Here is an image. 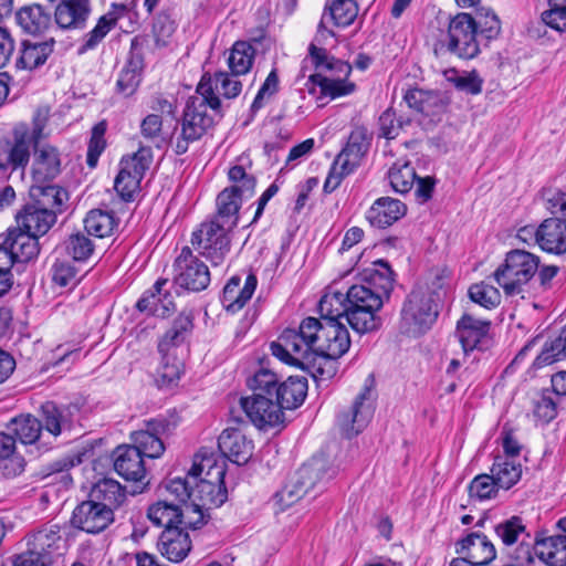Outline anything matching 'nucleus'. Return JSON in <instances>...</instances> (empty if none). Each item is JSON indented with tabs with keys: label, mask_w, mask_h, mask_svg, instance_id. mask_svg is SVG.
<instances>
[{
	"label": "nucleus",
	"mask_w": 566,
	"mask_h": 566,
	"mask_svg": "<svg viewBox=\"0 0 566 566\" xmlns=\"http://www.w3.org/2000/svg\"><path fill=\"white\" fill-rule=\"evenodd\" d=\"M285 349L306 353L318 350L329 357H342L350 347L349 332L344 323L333 318L319 321L315 317L304 318L298 328H287L279 336Z\"/></svg>",
	"instance_id": "f257e3e1"
},
{
	"label": "nucleus",
	"mask_w": 566,
	"mask_h": 566,
	"mask_svg": "<svg viewBox=\"0 0 566 566\" xmlns=\"http://www.w3.org/2000/svg\"><path fill=\"white\" fill-rule=\"evenodd\" d=\"M197 96L188 99L180 120V133L176 138L177 155L187 153L189 145L199 140L213 126V116L208 114V107L221 116V101L213 95L211 82L205 76L197 86Z\"/></svg>",
	"instance_id": "f03ea898"
},
{
	"label": "nucleus",
	"mask_w": 566,
	"mask_h": 566,
	"mask_svg": "<svg viewBox=\"0 0 566 566\" xmlns=\"http://www.w3.org/2000/svg\"><path fill=\"white\" fill-rule=\"evenodd\" d=\"M224 476L223 463L219 464L212 454L197 453L190 468V478L195 482L192 502L206 511L221 506L228 499Z\"/></svg>",
	"instance_id": "7ed1b4c3"
},
{
	"label": "nucleus",
	"mask_w": 566,
	"mask_h": 566,
	"mask_svg": "<svg viewBox=\"0 0 566 566\" xmlns=\"http://www.w3.org/2000/svg\"><path fill=\"white\" fill-rule=\"evenodd\" d=\"M308 53L316 69L331 72V75L312 74L306 83L310 93H313L315 86H318L321 95L334 99L349 95L355 91L356 85L348 81L352 73L349 63L331 56L326 49L319 48L315 43H311Z\"/></svg>",
	"instance_id": "20e7f679"
},
{
	"label": "nucleus",
	"mask_w": 566,
	"mask_h": 566,
	"mask_svg": "<svg viewBox=\"0 0 566 566\" xmlns=\"http://www.w3.org/2000/svg\"><path fill=\"white\" fill-rule=\"evenodd\" d=\"M538 265L539 256L536 254L522 249L511 250L493 272V279L506 296L526 298L531 295L532 281Z\"/></svg>",
	"instance_id": "39448f33"
},
{
	"label": "nucleus",
	"mask_w": 566,
	"mask_h": 566,
	"mask_svg": "<svg viewBox=\"0 0 566 566\" xmlns=\"http://www.w3.org/2000/svg\"><path fill=\"white\" fill-rule=\"evenodd\" d=\"M438 314L433 294L426 289L416 287L402 304L400 331L409 336H421L432 327Z\"/></svg>",
	"instance_id": "423d86ee"
},
{
	"label": "nucleus",
	"mask_w": 566,
	"mask_h": 566,
	"mask_svg": "<svg viewBox=\"0 0 566 566\" xmlns=\"http://www.w3.org/2000/svg\"><path fill=\"white\" fill-rule=\"evenodd\" d=\"M233 186L223 189L217 197V213L212 219L234 228L239 220V209L243 196H251L255 188V178L247 174L242 166H233L228 172Z\"/></svg>",
	"instance_id": "0eeeda50"
},
{
	"label": "nucleus",
	"mask_w": 566,
	"mask_h": 566,
	"mask_svg": "<svg viewBox=\"0 0 566 566\" xmlns=\"http://www.w3.org/2000/svg\"><path fill=\"white\" fill-rule=\"evenodd\" d=\"M369 146L370 139L366 128L357 127L350 133L346 146L335 158L324 182L323 189L326 193L336 190L342 180L360 165Z\"/></svg>",
	"instance_id": "6e6552de"
},
{
	"label": "nucleus",
	"mask_w": 566,
	"mask_h": 566,
	"mask_svg": "<svg viewBox=\"0 0 566 566\" xmlns=\"http://www.w3.org/2000/svg\"><path fill=\"white\" fill-rule=\"evenodd\" d=\"M271 353L281 361L306 370L316 381L329 380L337 373L339 357H329L315 349L297 354L292 349H285L282 340H276L271 344Z\"/></svg>",
	"instance_id": "1a4fd4ad"
},
{
	"label": "nucleus",
	"mask_w": 566,
	"mask_h": 566,
	"mask_svg": "<svg viewBox=\"0 0 566 566\" xmlns=\"http://www.w3.org/2000/svg\"><path fill=\"white\" fill-rule=\"evenodd\" d=\"M233 228L214 219L201 223L192 233L191 243L200 255L211 262L212 266L223 264L230 251L229 232Z\"/></svg>",
	"instance_id": "9d476101"
},
{
	"label": "nucleus",
	"mask_w": 566,
	"mask_h": 566,
	"mask_svg": "<svg viewBox=\"0 0 566 566\" xmlns=\"http://www.w3.org/2000/svg\"><path fill=\"white\" fill-rule=\"evenodd\" d=\"M178 424L179 417L176 413L147 420L144 428L130 434L134 443L132 447L138 449L144 457L159 458L165 451L164 438L171 434Z\"/></svg>",
	"instance_id": "9b49d317"
},
{
	"label": "nucleus",
	"mask_w": 566,
	"mask_h": 566,
	"mask_svg": "<svg viewBox=\"0 0 566 566\" xmlns=\"http://www.w3.org/2000/svg\"><path fill=\"white\" fill-rule=\"evenodd\" d=\"M474 18L469 13H458L450 19L447 38L442 40L447 50L463 60L475 57L480 53Z\"/></svg>",
	"instance_id": "f8f14e48"
},
{
	"label": "nucleus",
	"mask_w": 566,
	"mask_h": 566,
	"mask_svg": "<svg viewBox=\"0 0 566 566\" xmlns=\"http://www.w3.org/2000/svg\"><path fill=\"white\" fill-rule=\"evenodd\" d=\"M41 127L34 129L31 136L27 128L15 127L9 137L0 139V169L11 171L27 168L32 143L38 144Z\"/></svg>",
	"instance_id": "ddd939ff"
},
{
	"label": "nucleus",
	"mask_w": 566,
	"mask_h": 566,
	"mask_svg": "<svg viewBox=\"0 0 566 566\" xmlns=\"http://www.w3.org/2000/svg\"><path fill=\"white\" fill-rule=\"evenodd\" d=\"M174 266L176 271L175 282L185 290L200 292L210 284L211 277L208 266L198 256L193 255L188 247L181 249Z\"/></svg>",
	"instance_id": "4468645a"
},
{
	"label": "nucleus",
	"mask_w": 566,
	"mask_h": 566,
	"mask_svg": "<svg viewBox=\"0 0 566 566\" xmlns=\"http://www.w3.org/2000/svg\"><path fill=\"white\" fill-rule=\"evenodd\" d=\"M240 405L250 421L259 429L266 430L280 426L284 421V412L275 398L252 395L242 397Z\"/></svg>",
	"instance_id": "2eb2a0df"
},
{
	"label": "nucleus",
	"mask_w": 566,
	"mask_h": 566,
	"mask_svg": "<svg viewBox=\"0 0 566 566\" xmlns=\"http://www.w3.org/2000/svg\"><path fill=\"white\" fill-rule=\"evenodd\" d=\"M114 522V512L93 500L83 501L73 511L71 524L88 534H98Z\"/></svg>",
	"instance_id": "dca6fc26"
},
{
	"label": "nucleus",
	"mask_w": 566,
	"mask_h": 566,
	"mask_svg": "<svg viewBox=\"0 0 566 566\" xmlns=\"http://www.w3.org/2000/svg\"><path fill=\"white\" fill-rule=\"evenodd\" d=\"M370 396L371 390L365 388L364 391L356 397L352 408L347 412H343L338 416V426L346 438L350 439L357 436L373 418L374 402Z\"/></svg>",
	"instance_id": "f3484780"
},
{
	"label": "nucleus",
	"mask_w": 566,
	"mask_h": 566,
	"mask_svg": "<svg viewBox=\"0 0 566 566\" xmlns=\"http://www.w3.org/2000/svg\"><path fill=\"white\" fill-rule=\"evenodd\" d=\"M541 560L548 566H566V518H560L555 533L545 537H535L533 548Z\"/></svg>",
	"instance_id": "a211bd4d"
},
{
	"label": "nucleus",
	"mask_w": 566,
	"mask_h": 566,
	"mask_svg": "<svg viewBox=\"0 0 566 566\" xmlns=\"http://www.w3.org/2000/svg\"><path fill=\"white\" fill-rule=\"evenodd\" d=\"M62 172V158L59 149L52 145L35 144L31 165V176L35 185L51 182Z\"/></svg>",
	"instance_id": "6ab92c4d"
},
{
	"label": "nucleus",
	"mask_w": 566,
	"mask_h": 566,
	"mask_svg": "<svg viewBox=\"0 0 566 566\" xmlns=\"http://www.w3.org/2000/svg\"><path fill=\"white\" fill-rule=\"evenodd\" d=\"M455 552L460 558L467 559L473 566H484L491 563L496 555L494 545L481 533H470L455 544Z\"/></svg>",
	"instance_id": "aec40b11"
},
{
	"label": "nucleus",
	"mask_w": 566,
	"mask_h": 566,
	"mask_svg": "<svg viewBox=\"0 0 566 566\" xmlns=\"http://www.w3.org/2000/svg\"><path fill=\"white\" fill-rule=\"evenodd\" d=\"M240 275H233L223 287L221 304L229 313H237L251 300L258 285L256 275L250 272L243 285Z\"/></svg>",
	"instance_id": "412c9836"
},
{
	"label": "nucleus",
	"mask_w": 566,
	"mask_h": 566,
	"mask_svg": "<svg viewBox=\"0 0 566 566\" xmlns=\"http://www.w3.org/2000/svg\"><path fill=\"white\" fill-rule=\"evenodd\" d=\"M168 283L167 279L157 280L138 300L137 310L157 317L169 316L175 311V302L172 294L166 289Z\"/></svg>",
	"instance_id": "4be33fe9"
},
{
	"label": "nucleus",
	"mask_w": 566,
	"mask_h": 566,
	"mask_svg": "<svg viewBox=\"0 0 566 566\" xmlns=\"http://www.w3.org/2000/svg\"><path fill=\"white\" fill-rule=\"evenodd\" d=\"M114 470L126 481L143 482L146 467L143 453L130 444L117 447L113 452Z\"/></svg>",
	"instance_id": "5701e85b"
},
{
	"label": "nucleus",
	"mask_w": 566,
	"mask_h": 566,
	"mask_svg": "<svg viewBox=\"0 0 566 566\" xmlns=\"http://www.w3.org/2000/svg\"><path fill=\"white\" fill-rule=\"evenodd\" d=\"M535 241L551 254L566 253V224L558 218H546L535 230Z\"/></svg>",
	"instance_id": "b1692460"
},
{
	"label": "nucleus",
	"mask_w": 566,
	"mask_h": 566,
	"mask_svg": "<svg viewBox=\"0 0 566 566\" xmlns=\"http://www.w3.org/2000/svg\"><path fill=\"white\" fill-rule=\"evenodd\" d=\"M8 429L19 439V441L28 446V452L36 457L41 450L46 451L49 448L39 446L42 431V422L30 413H22L14 417L8 423Z\"/></svg>",
	"instance_id": "393cba45"
},
{
	"label": "nucleus",
	"mask_w": 566,
	"mask_h": 566,
	"mask_svg": "<svg viewBox=\"0 0 566 566\" xmlns=\"http://www.w3.org/2000/svg\"><path fill=\"white\" fill-rule=\"evenodd\" d=\"M221 453L237 464H244L253 453V442L235 428H227L218 439Z\"/></svg>",
	"instance_id": "a878e982"
},
{
	"label": "nucleus",
	"mask_w": 566,
	"mask_h": 566,
	"mask_svg": "<svg viewBox=\"0 0 566 566\" xmlns=\"http://www.w3.org/2000/svg\"><path fill=\"white\" fill-rule=\"evenodd\" d=\"M490 325V321L476 318L470 313L462 315L455 333L465 354L480 347L489 334Z\"/></svg>",
	"instance_id": "bb28decb"
},
{
	"label": "nucleus",
	"mask_w": 566,
	"mask_h": 566,
	"mask_svg": "<svg viewBox=\"0 0 566 566\" xmlns=\"http://www.w3.org/2000/svg\"><path fill=\"white\" fill-rule=\"evenodd\" d=\"M56 216L40 205H28L17 214L19 229L33 235H43L54 224Z\"/></svg>",
	"instance_id": "cd10ccee"
},
{
	"label": "nucleus",
	"mask_w": 566,
	"mask_h": 566,
	"mask_svg": "<svg viewBox=\"0 0 566 566\" xmlns=\"http://www.w3.org/2000/svg\"><path fill=\"white\" fill-rule=\"evenodd\" d=\"M158 548L168 560L179 563L189 554L191 539L182 527H167L160 534Z\"/></svg>",
	"instance_id": "c85d7f7f"
},
{
	"label": "nucleus",
	"mask_w": 566,
	"mask_h": 566,
	"mask_svg": "<svg viewBox=\"0 0 566 566\" xmlns=\"http://www.w3.org/2000/svg\"><path fill=\"white\" fill-rule=\"evenodd\" d=\"M138 45V38H134L132 40L129 59L120 71L116 83L117 91L126 97L132 96L137 91L142 81L144 59L137 52Z\"/></svg>",
	"instance_id": "c756f323"
},
{
	"label": "nucleus",
	"mask_w": 566,
	"mask_h": 566,
	"mask_svg": "<svg viewBox=\"0 0 566 566\" xmlns=\"http://www.w3.org/2000/svg\"><path fill=\"white\" fill-rule=\"evenodd\" d=\"M407 207L398 199L381 197L377 199L366 213V219L373 227L387 228L401 219Z\"/></svg>",
	"instance_id": "7c9ffc66"
},
{
	"label": "nucleus",
	"mask_w": 566,
	"mask_h": 566,
	"mask_svg": "<svg viewBox=\"0 0 566 566\" xmlns=\"http://www.w3.org/2000/svg\"><path fill=\"white\" fill-rule=\"evenodd\" d=\"M403 99L410 108L429 117L441 115L448 105L440 93L421 88L407 91Z\"/></svg>",
	"instance_id": "2f4dec72"
},
{
	"label": "nucleus",
	"mask_w": 566,
	"mask_h": 566,
	"mask_svg": "<svg viewBox=\"0 0 566 566\" xmlns=\"http://www.w3.org/2000/svg\"><path fill=\"white\" fill-rule=\"evenodd\" d=\"M193 328V315L181 312L172 322L171 327L158 342V352L166 357L174 354L172 350L180 346Z\"/></svg>",
	"instance_id": "473e14b6"
},
{
	"label": "nucleus",
	"mask_w": 566,
	"mask_h": 566,
	"mask_svg": "<svg viewBox=\"0 0 566 566\" xmlns=\"http://www.w3.org/2000/svg\"><path fill=\"white\" fill-rule=\"evenodd\" d=\"M90 11L88 0H64L55 9V22L61 29L82 28Z\"/></svg>",
	"instance_id": "72a5a7b5"
},
{
	"label": "nucleus",
	"mask_w": 566,
	"mask_h": 566,
	"mask_svg": "<svg viewBox=\"0 0 566 566\" xmlns=\"http://www.w3.org/2000/svg\"><path fill=\"white\" fill-rule=\"evenodd\" d=\"M307 389L308 385L305 377L291 376L279 384L275 400L282 411L283 409H296L304 402Z\"/></svg>",
	"instance_id": "f704fd0d"
},
{
	"label": "nucleus",
	"mask_w": 566,
	"mask_h": 566,
	"mask_svg": "<svg viewBox=\"0 0 566 566\" xmlns=\"http://www.w3.org/2000/svg\"><path fill=\"white\" fill-rule=\"evenodd\" d=\"M55 41L51 38L44 42H21L20 55L17 60V67L33 71L42 66L52 54Z\"/></svg>",
	"instance_id": "c9c22d12"
},
{
	"label": "nucleus",
	"mask_w": 566,
	"mask_h": 566,
	"mask_svg": "<svg viewBox=\"0 0 566 566\" xmlns=\"http://www.w3.org/2000/svg\"><path fill=\"white\" fill-rule=\"evenodd\" d=\"M363 281L384 301L389 298L394 289L395 274L387 261L377 260L370 268L364 270Z\"/></svg>",
	"instance_id": "e433bc0d"
},
{
	"label": "nucleus",
	"mask_w": 566,
	"mask_h": 566,
	"mask_svg": "<svg viewBox=\"0 0 566 566\" xmlns=\"http://www.w3.org/2000/svg\"><path fill=\"white\" fill-rule=\"evenodd\" d=\"M336 474L335 469H327L326 464L321 459H313L308 463L302 465L291 478L298 489L307 494L319 481L329 480Z\"/></svg>",
	"instance_id": "4c0bfd02"
},
{
	"label": "nucleus",
	"mask_w": 566,
	"mask_h": 566,
	"mask_svg": "<svg viewBox=\"0 0 566 566\" xmlns=\"http://www.w3.org/2000/svg\"><path fill=\"white\" fill-rule=\"evenodd\" d=\"M20 28L32 35L43 34L52 25L51 12L40 4L22 7L15 14Z\"/></svg>",
	"instance_id": "58836bf2"
},
{
	"label": "nucleus",
	"mask_w": 566,
	"mask_h": 566,
	"mask_svg": "<svg viewBox=\"0 0 566 566\" xmlns=\"http://www.w3.org/2000/svg\"><path fill=\"white\" fill-rule=\"evenodd\" d=\"M41 416L42 428L54 438L72 429L73 415L70 407H59L52 401H46L41 407Z\"/></svg>",
	"instance_id": "ea45409f"
},
{
	"label": "nucleus",
	"mask_w": 566,
	"mask_h": 566,
	"mask_svg": "<svg viewBox=\"0 0 566 566\" xmlns=\"http://www.w3.org/2000/svg\"><path fill=\"white\" fill-rule=\"evenodd\" d=\"M4 243L13 262H28L39 254L38 237L20 229L10 231Z\"/></svg>",
	"instance_id": "a19ab883"
},
{
	"label": "nucleus",
	"mask_w": 566,
	"mask_h": 566,
	"mask_svg": "<svg viewBox=\"0 0 566 566\" xmlns=\"http://www.w3.org/2000/svg\"><path fill=\"white\" fill-rule=\"evenodd\" d=\"M494 531L505 546H511L520 542L517 549L523 545H528L531 549L533 548V543L526 542V539H531V536L526 531V525L520 516L514 515L500 522L494 526Z\"/></svg>",
	"instance_id": "79ce46f5"
},
{
	"label": "nucleus",
	"mask_w": 566,
	"mask_h": 566,
	"mask_svg": "<svg viewBox=\"0 0 566 566\" xmlns=\"http://www.w3.org/2000/svg\"><path fill=\"white\" fill-rule=\"evenodd\" d=\"M491 475L499 489L509 490L515 485L522 476V467L516 459L497 455L491 468Z\"/></svg>",
	"instance_id": "37998d69"
},
{
	"label": "nucleus",
	"mask_w": 566,
	"mask_h": 566,
	"mask_svg": "<svg viewBox=\"0 0 566 566\" xmlns=\"http://www.w3.org/2000/svg\"><path fill=\"white\" fill-rule=\"evenodd\" d=\"M91 497L114 512L126 500V491L116 480L105 478L93 486Z\"/></svg>",
	"instance_id": "c03bdc74"
},
{
	"label": "nucleus",
	"mask_w": 566,
	"mask_h": 566,
	"mask_svg": "<svg viewBox=\"0 0 566 566\" xmlns=\"http://www.w3.org/2000/svg\"><path fill=\"white\" fill-rule=\"evenodd\" d=\"M182 515V506L168 497L150 505L147 516L150 522L158 527H179L178 520Z\"/></svg>",
	"instance_id": "a18cd8bd"
},
{
	"label": "nucleus",
	"mask_w": 566,
	"mask_h": 566,
	"mask_svg": "<svg viewBox=\"0 0 566 566\" xmlns=\"http://www.w3.org/2000/svg\"><path fill=\"white\" fill-rule=\"evenodd\" d=\"M379 311L380 308H370L368 306L364 308L347 306L345 317L355 332L366 334L377 331L381 326V318L377 315Z\"/></svg>",
	"instance_id": "49530a36"
},
{
	"label": "nucleus",
	"mask_w": 566,
	"mask_h": 566,
	"mask_svg": "<svg viewBox=\"0 0 566 566\" xmlns=\"http://www.w3.org/2000/svg\"><path fill=\"white\" fill-rule=\"evenodd\" d=\"M143 178L144 175L138 172L136 168L128 167L127 164L120 160V169L114 181V188L120 199L126 202L133 201Z\"/></svg>",
	"instance_id": "de8ad7c7"
},
{
	"label": "nucleus",
	"mask_w": 566,
	"mask_h": 566,
	"mask_svg": "<svg viewBox=\"0 0 566 566\" xmlns=\"http://www.w3.org/2000/svg\"><path fill=\"white\" fill-rule=\"evenodd\" d=\"M117 220L113 212L101 209L91 210L84 219V229L88 235L105 238L113 234Z\"/></svg>",
	"instance_id": "09e8293b"
},
{
	"label": "nucleus",
	"mask_w": 566,
	"mask_h": 566,
	"mask_svg": "<svg viewBox=\"0 0 566 566\" xmlns=\"http://www.w3.org/2000/svg\"><path fill=\"white\" fill-rule=\"evenodd\" d=\"M564 358H566V325L560 328L559 334L555 338L544 344L533 366L542 368Z\"/></svg>",
	"instance_id": "8fccbe9b"
},
{
	"label": "nucleus",
	"mask_w": 566,
	"mask_h": 566,
	"mask_svg": "<svg viewBox=\"0 0 566 566\" xmlns=\"http://www.w3.org/2000/svg\"><path fill=\"white\" fill-rule=\"evenodd\" d=\"M254 53V48L250 43L245 41L235 42L228 59L231 74L235 76L247 74L252 67Z\"/></svg>",
	"instance_id": "3c124183"
},
{
	"label": "nucleus",
	"mask_w": 566,
	"mask_h": 566,
	"mask_svg": "<svg viewBox=\"0 0 566 566\" xmlns=\"http://www.w3.org/2000/svg\"><path fill=\"white\" fill-rule=\"evenodd\" d=\"M177 27V22L169 13L160 12L157 14L151 28L156 49L168 48L172 43Z\"/></svg>",
	"instance_id": "603ef678"
},
{
	"label": "nucleus",
	"mask_w": 566,
	"mask_h": 566,
	"mask_svg": "<svg viewBox=\"0 0 566 566\" xmlns=\"http://www.w3.org/2000/svg\"><path fill=\"white\" fill-rule=\"evenodd\" d=\"M390 186L396 192L407 193L417 179L416 170L410 163H395L388 171Z\"/></svg>",
	"instance_id": "864d4df0"
},
{
	"label": "nucleus",
	"mask_w": 566,
	"mask_h": 566,
	"mask_svg": "<svg viewBox=\"0 0 566 566\" xmlns=\"http://www.w3.org/2000/svg\"><path fill=\"white\" fill-rule=\"evenodd\" d=\"M346 306L381 308L384 305L382 298L371 287L366 284L353 285L345 294Z\"/></svg>",
	"instance_id": "5fc2aeb1"
},
{
	"label": "nucleus",
	"mask_w": 566,
	"mask_h": 566,
	"mask_svg": "<svg viewBox=\"0 0 566 566\" xmlns=\"http://www.w3.org/2000/svg\"><path fill=\"white\" fill-rule=\"evenodd\" d=\"M543 206L552 217L563 220L566 224V191L556 187H544L539 191Z\"/></svg>",
	"instance_id": "6e6d98bb"
},
{
	"label": "nucleus",
	"mask_w": 566,
	"mask_h": 566,
	"mask_svg": "<svg viewBox=\"0 0 566 566\" xmlns=\"http://www.w3.org/2000/svg\"><path fill=\"white\" fill-rule=\"evenodd\" d=\"M35 189L40 191L41 198L36 201L42 208H48L50 211L62 212L65 203L69 200V192L60 187L53 185H35Z\"/></svg>",
	"instance_id": "4d7b16f0"
},
{
	"label": "nucleus",
	"mask_w": 566,
	"mask_h": 566,
	"mask_svg": "<svg viewBox=\"0 0 566 566\" xmlns=\"http://www.w3.org/2000/svg\"><path fill=\"white\" fill-rule=\"evenodd\" d=\"M446 75L447 80L461 92L471 95H476L482 92L484 81L474 70L470 72L464 71L461 73L455 70H450L446 73Z\"/></svg>",
	"instance_id": "13d9d810"
},
{
	"label": "nucleus",
	"mask_w": 566,
	"mask_h": 566,
	"mask_svg": "<svg viewBox=\"0 0 566 566\" xmlns=\"http://www.w3.org/2000/svg\"><path fill=\"white\" fill-rule=\"evenodd\" d=\"M276 374L266 368H260L251 378L248 379V386L253 391L252 395L269 396L275 398L279 387Z\"/></svg>",
	"instance_id": "bf43d9fd"
},
{
	"label": "nucleus",
	"mask_w": 566,
	"mask_h": 566,
	"mask_svg": "<svg viewBox=\"0 0 566 566\" xmlns=\"http://www.w3.org/2000/svg\"><path fill=\"white\" fill-rule=\"evenodd\" d=\"M66 254L74 261H86L94 253L93 241L83 232H74L64 242Z\"/></svg>",
	"instance_id": "052dcab7"
},
{
	"label": "nucleus",
	"mask_w": 566,
	"mask_h": 566,
	"mask_svg": "<svg viewBox=\"0 0 566 566\" xmlns=\"http://www.w3.org/2000/svg\"><path fill=\"white\" fill-rule=\"evenodd\" d=\"M411 124L410 118L397 116L392 108H387L378 119L379 136L386 139H395L407 126Z\"/></svg>",
	"instance_id": "680f3d73"
},
{
	"label": "nucleus",
	"mask_w": 566,
	"mask_h": 566,
	"mask_svg": "<svg viewBox=\"0 0 566 566\" xmlns=\"http://www.w3.org/2000/svg\"><path fill=\"white\" fill-rule=\"evenodd\" d=\"M468 294L472 302L486 310L495 308L501 303L500 291L485 282L472 284Z\"/></svg>",
	"instance_id": "e2e57ef3"
},
{
	"label": "nucleus",
	"mask_w": 566,
	"mask_h": 566,
	"mask_svg": "<svg viewBox=\"0 0 566 566\" xmlns=\"http://www.w3.org/2000/svg\"><path fill=\"white\" fill-rule=\"evenodd\" d=\"M193 481L190 478V470L186 478H174L169 480L165 486L169 501H172L181 506L192 502Z\"/></svg>",
	"instance_id": "0e129e2a"
},
{
	"label": "nucleus",
	"mask_w": 566,
	"mask_h": 566,
	"mask_svg": "<svg viewBox=\"0 0 566 566\" xmlns=\"http://www.w3.org/2000/svg\"><path fill=\"white\" fill-rule=\"evenodd\" d=\"M346 308V296L343 293H327L319 301L321 318L318 319L333 318L339 321L340 317L345 316Z\"/></svg>",
	"instance_id": "69168bd1"
},
{
	"label": "nucleus",
	"mask_w": 566,
	"mask_h": 566,
	"mask_svg": "<svg viewBox=\"0 0 566 566\" xmlns=\"http://www.w3.org/2000/svg\"><path fill=\"white\" fill-rule=\"evenodd\" d=\"M476 35L486 40L495 39L501 32V22L495 12L489 8H480L474 19Z\"/></svg>",
	"instance_id": "338daca9"
},
{
	"label": "nucleus",
	"mask_w": 566,
	"mask_h": 566,
	"mask_svg": "<svg viewBox=\"0 0 566 566\" xmlns=\"http://www.w3.org/2000/svg\"><path fill=\"white\" fill-rule=\"evenodd\" d=\"M329 17L337 27L350 25L358 14L355 0H333L328 6Z\"/></svg>",
	"instance_id": "774afa93"
}]
</instances>
